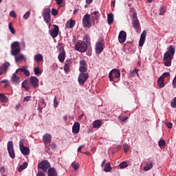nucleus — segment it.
Returning <instances> with one entry per match:
<instances>
[{"instance_id": "obj_31", "label": "nucleus", "mask_w": 176, "mask_h": 176, "mask_svg": "<svg viewBox=\"0 0 176 176\" xmlns=\"http://www.w3.org/2000/svg\"><path fill=\"white\" fill-rule=\"evenodd\" d=\"M108 23L109 24H111L113 23H114V15L112 13H110L108 15Z\"/></svg>"}, {"instance_id": "obj_29", "label": "nucleus", "mask_w": 176, "mask_h": 176, "mask_svg": "<svg viewBox=\"0 0 176 176\" xmlns=\"http://www.w3.org/2000/svg\"><path fill=\"white\" fill-rule=\"evenodd\" d=\"M65 58V53H59L58 56V59L59 62L63 63Z\"/></svg>"}, {"instance_id": "obj_50", "label": "nucleus", "mask_w": 176, "mask_h": 176, "mask_svg": "<svg viewBox=\"0 0 176 176\" xmlns=\"http://www.w3.org/2000/svg\"><path fill=\"white\" fill-rule=\"evenodd\" d=\"M160 15H164V14L166 11H165V8H164V6L160 7Z\"/></svg>"}, {"instance_id": "obj_10", "label": "nucleus", "mask_w": 176, "mask_h": 176, "mask_svg": "<svg viewBox=\"0 0 176 176\" xmlns=\"http://www.w3.org/2000/svg\"><path fill=\"white\" fill-rule=\"evenodd\" d=\"M133 26L135 30H138L140 29V22L138 18L137 13L134 12L133 14Z\"/></svg>"}, {"instance_id": "obj_52", "label": "nucleus", "mask_w": 176, "mask_h": 176, "mask_svg": "<svg viewBox=\"0 0 176 176\" xmlns=\"http://www.w3.org/2000/svg\"><path fill=\"white\" fill-rule=\"evenodd\" d=\"M52 14L53 16H56L58 14V11L55 8H52Z\"/></svg>"}, {"instance_id": "obj_13", "label": "nucleus", "mask_w": 176, "mask_h": 176, "mask_svg": "<svg viewBox=\"0 0 176 176\" xmlns=\"http://www.w3.org/2000/svg\"><path fill=\"white\" fill-rule=\"evenodd\" d=\"M127 37V34L124 31H121L120 32V34H118V41H120V43H124L126 42Z\"/></svg>"}, {"instance_id": "obj_49", "label": "nucleus", "mask_w": 176, "mask_h": 176, "mask_svg": "<svg viewBox=\"0 0 176 176\" xmlns=\"http://www.w3.org/2000/svg\"><path fill=\"white\" fill-rule=\"evenodd\" d=\"M58 106V100H57V96H55L54 99V108H57Z\"/></svg>"}, {"instance_id": "obj_26", "label": "nucleus", "mask_w": 176, "mask_h": 176, "mask_svg": "<svg viewBox=\"0 0 176 176\" xmlns=\"http://www.w3.org/2000/svg\"><path fill=\"white\" fill-rule=\"evenodd\" d=\"M9 99L4 94H0V102L1 103H6Z\"/></svg>"}, {"instance_id": "obj_21", "label": "nucleus", "mask_w": 176, "mask_h": 176, "mask_svg": "<svg viewBox=\"0 0 176 176\" xmlns=\"http://www.w3.org/2000/svg\"><path fill=\"white\" fill-rule=\"evenodd\" d=\"M80 129V124L79 122H75L73 126V133H79Z\"/></svg>"}, {"instance_id": "obj_48", "label": "nucleus", "mask_w": 176, "mask_h": 176, "mask_svg": "<svg viewBox=\"0 0 176 176\" xmlns=\"http://www.w3.org/2000/svg\"><path fill=\"white\" fill-rule=\"evenodd\" d=\"M118 120L121 122H126L128 120V117H123L122 116H118Z\"/></svg>"}, {"instance_id": "obj_61", "label": "nucleus", "mask_w": 176, "mask_h": 176, "mask_svg": "<svg viewBox=\"0 0 176 176\" xmlns=\"http://www.w3.org/2000/svg\"><path fill=\"white\" fill-rule=\"evenodd\" d=\"M166 126L169 129H170L171 128H173V124L171 122H167Z\"/></svg>"}, {"instance_id": "obj_39", "label": "nucleus", "mask_w": 176, "mask_h": 176, "mask_svg": "<svg viewBox=\"0 0 176 176\" xmlns=\"http://www.w3.org/2000/svg\"><path fill=\"white\" fill-rule=\"evenodd\" d=\"M24 55L21 54V55H16L15 57V60L16 62L21 61L22 60L24 59Z\"/></svg>"}, {"instance_id": "obj_9", "label": "nucleus", "mask_w": 176, "mask_h": 176, "mask_svg": "<svg viewBox=\"0 0 176 176\" xmlns=\"http://www.w3.org/2000/svg\"><path fill=\"white\" fill-rule=\"evenodd\" d=\"M109 77L111 82H113V80L116 78H120V72L118 69H113L111 70L109 74Z\"/></svg>"}, {"instance_id": "obj_64", "label": "nucleus", "mask_w": 176, "mask_h": 176, "mask_svg": "<svg viewBox=\"0 0 176 176\" xmlns=\"http://www.w3.org/2000/svg\"><path fill=\"white\" fill-rule=\"evenodd\" d=\"M45 152L47 153H48V155H50V153H51L50 148H49V147H47V146H45Z\"/></svg>"}, {"instance_id": "obj_57", "label": "nucleus", "mask_w": 176, "mask_h": 176, "mask_svg": "<svg viewBox=\"0 0 176 176\" xmlns=\"http://www.w3.org/2000/svg\"><path fill=\"white\" fill-rule=\"evenodd\" d=\"M10 16H12V17H14V18H16V13H15L14 11H11V12H10Z\"/></svg>"}, {"instance_id": "obj_46", "label": "nucleus", "mask_w": 176, "mask_h": 176, "mask_svg": "<svg viewBox=\"0 0 176 176\" xmlns=\"http://www.w3.org/2000/svg\"><path fill=\"white\" fill-rule=\"evenodd\" d=\"M30 15V12L28 11L26 13L24 14V15L23 16V19L25 20H28L29 16Z\"/></svg>"}, {"instance_id": "obj_14", "label": "nucleus", "mask_w": 176, "mask_h": 176, "mask_svg": "<svg viewBox=\"0 0 176 176\" xmlns=\"http://www.w3.org/2000/svg\"><path fill=\"white\" fill-rule=\"evenodd\" d=\"M30 85L36 89L38 85L39 80L36 76H31L30 78Z\"/></svg>"}, {"instance_id": "obj_30", "label": "nucleus", "mask_w": 176, "mask_h": 176, "mask_svg": "<svg viewBox=\"0 0 176 176\" xmlns=\"http://www.w3.org/2000/svg\"><path fill=\"white\" fill-rule=\"evenodd\" d=\"M139 72V69H135L133 71L129 72V77L134 78Z\"/></svg>"}, {"instance_id": "obj_47", "label": "nucleus", "mask_w": 176, "mask_h": 176, "mask_svg": "<svg viewBox=\"0 0 176 176\" xmlns=\"http://www.w3.org/2000/svg\"><path fill=\"white\" fill-rule=\"evenodd\" d=\"M159 146L162 147L166 145V141L164 140H160L158 142Z\"/></svg>"}, {"instance_id": "obj_5", "label": "nucleus", "mask_w": 176, "mask_h": 176, "mask_svg": "<svg viewBox=\"0 0 176 176\" xmlns=\"http://www.w3.org/2000/svg\"><path fill=\"white\" fill-rule=\"evenodd\" d=\"M7 150H8L10 157L12 159H14L15 158V153H14V145H13L12 141L8 142Z\"/></svg>"}, {"instance_id": "obj_45", "label": "nucleus", "mask_w": 176, "mask_h": 176, "mask_svg": "<svg viewBox=\"0 0 176 176\" xmlns=\"http://www.w3.org/2000/svg\"><path fill=\"white\" fill-rule=\"evenodd\" d=\"M123 150L124 153H127L129 151V146L126 144L123 145Z\"/></svg>"}, {"instance_id": "obj_55", "label": "nucleus", "mask_w": 176, "mask_h": 176, "mask_svg": "<svg viewBox=\"0 0 176 176\" xmlns=\"http://www.w3.org/2000/svg\"><path fill=\"white\" fill-rule=\"evenodd\" d=\"M36 176H45V174L43 171L39 170L37 172V175H36Z\"/></svg>"}, {"instance_id": "obj_11", "label": "nucleus", "mask_w": 176, "mask_h": 176, "mask_svg": "<svg viewBox=\"0 0 176 176\" xmlns=\"http://www.w3.org/2000/svg\"><path fill=\"white\" fill-rule=\"evenodd\" d=\"M82 24L85 28H90L91 23H90V15L86 14L82 17Z\"/></svg>"}, {"instance_id": "obj_42", "label": "nucleus", "mask_w": 176, "mask_h": 176, "mask_svg": "<svg viewBox=\"0 0 176 176\" xmlns=\"http://www.w3.org/2000/svg\"><path fill=\"white\" fill-rule=\"evenodd\" d=\"M71 166L74 168L75 170H77L78 169H79V167H80L79 164L76 162L72 163Z\"/></svg>"}, {"instance_id": "obj_7", "label": "nucleus", "mask_w": 176, "mask_h": 176, "mask_svg": "<svg viewBox=\"0 0 176 176\" xmlns=\"http://www.w3.org/2000/svg\"><path fill=\"white\" fill-rule=\"evenodd\" d=\"M43 18L47 23H51V10L50 8H45L43 12Z\"/></svg>"}, {"instance_id": "obj_53", "label": "nucleus", "mask_w": 176, "mask_h": 176, "mask_svg": "<svg viewBox=\"0 0 176 176\" xmlns=\"http://www.w3.org/2000/svg\"><path fill=\"white\" fill-rule=\"evenodd\" d=\"M30 99H31L30 96H28L26 97H24L23 102H29Z\"/></svg>"}, {"instance_id": "obj_43", "label": "nucleus", "mask_w": 176, "mask_h": 176, "mask_svg": "<svg viewBox=\"0 0 176 176\" xmlns=\"http://www.w3.org/2000/svg\"><path fill=\"white\" fill-rule=\"evenodd\" d=\"M26 67L23 66L21 68L18 69L14 74H17L19 73H23Z\"/></svg>"}, {"instance_id": "obj_25", "label": "nucleus", "mask_w": 176, "mask_h": 176, "mask_svg": "<svg viewBox=\"0 0 176 176\" xmlns=\"http://www.w3.org/2000/svg\"><path fill=\"white\" fill-rule=\"evenodd\" d=\"M102 126V123L100 120H97L93 122L94 128L98 129Z\"/></svg>"}, {"instance_id": "obj_56", "label": "nucleus", "mask_w": 176, "mask_h": 176, "mask_svg": "<svg viewBox=\"0 0 176 176\" xmlns=\"http://www.w3.org/2000/svg\"><path fill=\"white\" fill-rule=\"evenodd\" d=\"M50 148H52V150H55L56 148V144H54V143H52L50 145Z\"/></svg>"}, {"instance_id": "obj_58", "label": "nucleus", "mask_w": 176, "mask_h": 176, "mask_svg": "<svg viewBox=\"0 0 176 176\" xmlns=\"http://www.w3.org/2000/svg\"><path fill=\"white\" fill-rule=\"evenodd\" d=\"M58 50H59V52L60 53H65V50H64V47L63 46H59L58 47Z\"/></svg>"}, {"instance_id": "obj_23", "label": "nucleus", "mask_w": 176, "mask_h": 176, "mask_svg": "<svg viewBox=\"0 0 176 176\" xmlns=\"http://www.w3.org/2000/svg\"><path fill=\"white\" fill-rule=\"evenodd\" d=\"M173 58H165V56H163V60L166 61L165 63H164V65L166 67H171V60H173Z\"/></svg>"}, {"instance_id": "obj_60", "label": "nucleus", "mask_w": 176, "mask_h": 176, "mask_svg": "<svg viewBox=\"0 0 176 176\" xmlns=\"http://www.w3.org/2000/svg\"><path fill=\"white\" fill-rule=\"evenodd\" d=\"M162 76H163V77H169V76H170V73H169V72H164V73L162 74Z\"/></svg>"}, {"instance_id": "obj_3", "label": "nucleus", "mask_w": 176, "mask_h": 176, "mask_svg": "<svg viewBox=\"0 0 176 176\" xmlns=\"http://www.w3.org/2000/svg\"><path fill=\"white\" fill-rule=\"evenodd\" d=\"M75 49L81 53H85L87 50V44L84 41L78 42L76 45Z\"/></svg>"}, {"instance_id": "obj_44", "label": "nucleus", "mask_w": 176, "mask_h": 176, "mask_svg": "<svg viewBox=\"0 0 176 176\" xmlns=\"http://www.w3.org/2000/svg\"><path fill=\"white\" fill-rule=\"evenodd\" d=\"M170 106L172 108L176 109V97H175L171 102H170Z\"/></svg>"}, {"instance_id": "obj_22", "label": "nucleus", "mask_w": 176, "mask_h": 176, "mask_svg": "<svg viewBox=\"0 0 176 176\" xmlns=\"http://www.w3.org/2000/svg\"><path fill=\"white\" fill-rule=\"evenodd\" d=\"M75 23H76L75 21L71 19V20L67 21V23L65 24V28L72 29L74 27Z\"/></svg>"}, {"instance_id": "obj_54", "label": "nucleus", "mask_w": 176, "mask_h": 176, "mask_svg": "<svg viewBox=\"0 0 176 176\" xmlns=\"http://www.w3.org/2000/svg\"><path fill=\"white\" fill-rule=\"evenodd\" d=\"M80 67H85L87 65V63L85 60H82L80 61Z\"/></svg>"}, {"instance_id": "obj_27", "label": "nucleus", "mask_w": 176, "mask_h": 176, "mask_svg": "<svg viewBox=\"0 0 176 176\" xmlns=\"http://www.w3.org/2000/svg\"><path fill=\"white\" fill-rule=\"evenodd\" d=\"M28 166V164L26 162H24L18 168V171L21 173L24 169H25Z\"/></svg>"}, {"instance_id": "obj_59", "label": "nucleus", "mask_w": 176, "mask_h": 176, "mask_svg": "<svg viewBox=\"0 0 176 176\" xmlns=\"http://www.w3.org/2000/svg\"><path fill=\"white\" fill-rule=\"evenodd\" d=\"M173 88L176 89V75L173 80Z\"/></svg>"}, {"instance_id": "obj_20", "label": "nucleus", "mask_w": 176, "mask_h": 176, "mask_svg": "<svg viewBox=\"0 0 176 176\" xmlns=\"http://www.w3.org/2000/svg\"><path fill=\"white\" fill-rule=\"evenodd\" d=\"M157 85L160 89H162L165 87L164 84V78L163 76H160L157 80Z\"/></svg>"}, {"instance_id": "obj_16", "label": "nucleus", "mask_w": 176, "mask_h": 176, "mask_svg": "<svg viewBox=\"0 0 176 176\" xmlns=\"http://www.w3.org/2000/svg\"><path fill=\"white\" fill-rule=\"evenodd\" d=\"M146 36V31L144 30L140 35V41H139V46L142 47L144 44L145 39Z\"/></svg>"}, {"instance_id": "obj_28", "label": "nucleus", "mask_w": 176, "mask_h": 176, "mask_svg": "<svg viewBox=\"0 0 176 176\" xmlns=\"http://www.w3.org/2000/svg\"><path fill=\"white\" fill-rule=\"evenodd\" d=\"M111 170H112V168H111V167L110 163H109V162L106 163V164H104V169H103L104 172H105V173H109V172H110Z\"/></svg>"}, {"instance_id": "obj_12", "label": "nucleus", "mask_w": 176, "mask_h": 176, "mask_svg": "<svg viewBox=\"0 0 176 176\" xmlns=\"http://www.w3.org/2000/svg\"><path fill=\"white\" fill-rule=\"evenodd\" d=\"M10 66L9 62H5L0 66V76L5 74L7 72L8 68Z\"/></svg>"}, {"instance_id": "obj_1", "label": "nucleus", "mask_w": 176, "mask_h": 176, "mask_svg": "<svg viewBox=\"0 0 176 176\" xmlns=\"http://www.w3.org/2000/svg\"><path fill=\"white\" fill-rule=\"evenodd\" d=\"M104 39L100 38L96 44H95V53L96 54H100L104 50Z\"/></svg>"}, {"instance_id": "obj_63", "label": "nucleus", "mask_w": 176, "mask_h": 176, "mask_svg": "<svg viewBox=\"0 0 176 176\" xmlns=\"http://www.w3.org/2000/svg\"><path fill=\"white\" fill-rule=\"evenodd\" d=\"M4 173H5V167L4 166L0 167V173L3 174Z\"/></svg>"}, {"instance_id": "obj_35", "label": "nucleus", "mask_w": 176, "mask_h": 176, "mask_svg": "<svg viewBox=\"0 0 176 176\" xmlns=\"http://www.w3.org/2000/svg\"><path fill=\"white\" fill-rule=\"evenodd\" d=\"M8 29L12 34H14L16 33L15 29L12 27V23H9Z\"/></svg>"}, {"instance_id": "obj_38", "label": "nucleus", "mask_w": 176, "mask_h": 176, "mask_svg": "<svg viewBox=\"0 0 176 176\" xmlns=\"http://www.w3.org/2000/svg\"><path fill=\"white\" fill-rule=\"evenodd\" d=\"M84 41L87 45H90V36L88 34H85L84 36Z\"/></svg>"}, {"instance_id": "obj_4", "label": "nucleus", "mask_w": 176, "mask_h": 176, "mask_svg": "<svg viewBox=\"0 0 176 176\" xmlns=\"http://www.w3.org/2000/svg\"><path fill=\"white\" fill-rule=\"evenodd\" d=\"M175 54V47L173 45H170L168 48L167 52L164 54V57H165V59L168 58H173V56Z\"/></svg>"}, {"instance_id": "obj_33", "label": "nucleus", "mask_w": 176, "mask_h": 176, "mask_svg": "<svg viewBox=\"0 0 176 176\" xmlns=\"http://www.w3.org/2000/svg\"><path fill=\"white\" fill-rule=\"evenodd\" d=\"M21 51L20 48H15V49H12L11 50V54L12 56H17V54Z\"/></svg>"}, {"instance_id": "obj_17", "label": "nucleus", "mask_w": 176, "mask_h": 176, "mask_svg": "<svg viewBox=\"0 0 176 176\" xmlns=\"http://www.w3.org/2000/svg\"><path fill=\"white\" fill-rule=\"evenodd\" d=\"M11 82L15 85H17L20 83V78L16 76V73L12 74V76L11 77Z\"/></svg>"}, {"instance_id": "obj_2", "label": "nucleus", "mask_w": 176, "mask_h": 176, "mask_svg": "<svg viewBox=\"0 0 176 176\" xmlns=\"http://www.w3.org/2000/svg\"><path fill=\"white\" fill-rule=\"evenodd\" d=\"M51 165L47 160L41 161L38 165L37 168L42 170L44 173H47L50 169Z\"/></svg>"}, {"instance_id": "obj_37", "label": "nucleus", "mask_w": 176, "mask_h": 176, "mask_svg": "<svg viewBox=\"0 0 176 176\" xmlns=\"http://www.w3.org/2000/svg\"><path fill=\"white\" fill-rule=\"evenodd\" d=\"M118 166H120V168L121 169H123V168H125L128 167L129 164H127V162L126 161H124V162H121L120 164V165H118Z\"/></svg>"}, {"instance_id": "obj_34", "label": "nucleus", "mask_w": 176, "mask_h": 176, "mask_svg": "<svg viewBox=\"0 0 176 176\" xmlns=\"http://www.w3.org/2000/svg\"><path fill=\"white\" fill-rule=\"evenodd\" d=\"M34 75L39 76L41 75V71L40 70L38 67H36L35 68H34Z\"/></svg>"}, {"instance_id": "obj_8", "label": "nucleus", "mask_w": 176, "mask_h": 176, "mask_svg": "<svg viewBox=\"0 0 176 176\" xmlns=\"http://www.w3.org/2000/svg\"><path fill=\"white\" fill-rule=\"evenodd\" d=\"M19 149L22 153V155H27L30 153V148L28 147L24 146V140L21 139L19 142Z\"/></svg>"}, {"instance_id": "obj_41", "label": "nucleus", "mask_w": 176, "mask_h": 176, "mask_svg": "<svg viewBox=\"0 0 176 176\" xmlns=\"http://www.w3.org/2000/svg\"><path fill=\"white\" fill-rule=\"evenodd\" d=\"M79 71L81 73H85L87 72V68L85 66H80L79 67Z\"/></svg>"}, {"instance_id": "obj_15", "label": "nucleus", "mask_w": 176, "mask_h": 176, "mask_svg": "<svg viewBox=\"0 0 176 176\" xmlns=\"http://www.w3.org/2000/svg\"><path fill=\"white\" fill-rule=\"evenodd\" d=\"M53 26H54V28L50 31V34L53 38H56L58 36L59 28L56 25H54Z\"/></svg>"}, {"instance_id": "obj_62", "label": "nucleus", "mask_w": 176, "mask_h": 176, "mask_svg": "<svg viewBox=\"0 0 176 176\" xmlns=\"http://www.w3.org/2000/svg\"><path fill=\"white\" fill-rule=\"evenodd\" d=\"M28 84V80H24L21 84V87L23 89L25 88V85Z\"/></svg>"}, {"instance_id": "obj_18", "label": "nucleus", "mask_w": 176, "mask_h": 176, "mask_svg": "<svg viewBox=\"0 0 176 176\" xmlns=\"http://www.w3.org/2000/svg\"><path fill=\"white\" fill-rule=\"evenodd\" d=\"M72 64V59L68 58L67 60H65V67H64L65 72H69V69L71 67Z\"/></svg>"}, {"instance_id": "obj_6", "label": "nucleus", "mask_w": 176, "mask_h": 176, "mask_svg": "<svg viewBox=\"0 0 176 176\" xmlns=\"http://www.w3.org/2000/svg\"><path fill=\"white\" fill-rule=\"evenodd\" d=\"M88 78H89L88 73H80L78 78L79 85L80 86H84L85 82L87 80Z\"/></svg>"}, {"instance_id": "obj_24", "label": "nucleus", "mask_w": 176, "mask_h": 176, "mask_svg": "<svg viewBox=\"0 0 176 176\" xmlns=\"http://www.w3.org/2000/svg\"><path fill=\"white\" fill-rule=\"evenodd\" d=\"M47 176H58L57 172L54 168L47 170Z\"/></svg>"}, {"instance_id": "obj_32", "label": "nucleus", "mask_w": 176, "mask_h": 176, "mask_svg": "<svg viewBox=\"0 0 176 176\" xmlns=\"http://www.w3.org/2000/svg\"><path fill=\"white\" fill-rule=\"evenodd\" d=\"M153 167V162H151L149 164H146V165L144 168V171L150 170L151 169H152Z\"/></svg>"}, {"instance_id": "obj_40", "label": "nucleus", "mask_w": 176, "mask_h": 176, "mask_svg": "<svg viewBox=\"0 0 176 176\" xmlns=\"http://www.w3.org/2000/svg\"><path fill=\"white\" fill-rule=\"evenodd\" d=\"M18 47H19V43L18 41H14V43H12L11 44V49H16L19 48Z\"/></svg>"}, {"instance_id": "obj_51", "label": "nucleus", "mask_w": 176, "mask_h": 176, "mask_svg": "<svg viewBox=\"0 0 176 176\" xmlns=\"http://www.w3.org/2000/svg\"><path fill=\"white\" fill-rule=\"evenodd\" d=\"M23 74L26 76L27 77H29L30 76V72L27 69V67L25 68L23 71Z\"/></svg>"}, {"instance_id": "obj_36", "label": "nucleus", "mask_w": 176, "mask_h": 176, "mask_svg": "<svg viewBox=\"0 0 176 176\" xmlns=\"http://www.w3.org/2000/svg\"><path fill=\"white\" fill-rule=\"evenodd\" d=\"M43 58V57L41 54H37L34 56V60L38 63L42 61Z\"/></svg>"}, {"instance_id": "obj_19", "label": "nucleus", "mask_w": 176, "mask_h": 176, "mask_svg": "<svg viewBox=\"0 0 176 176\" xmlns=\"http://www.w3.org/2000/svg\"><path fill=\"white\" fill-rule=\"evenodd\" d=\"M43 141L45 144H50V142L52 141V136L47 133L45 134L43 136Z\"/></svg>"}]
</instances>
